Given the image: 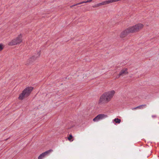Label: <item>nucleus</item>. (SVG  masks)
I'll return each instance as SVG.
<instances>
[{
  "mask_svg": "<svg viewBox=\"0 0 159 159\" xmlns=\"http://www.w3.org/2000/svg\"><path fill=\"white\" fill-rule=\"evenodd\" d=\"M143 25L141 24H138L133 26L129 27L121 33L120 37L123 38L128 34L138 31L143 27Z\"/></svg>",
  "mask_w": 159,
  "mask_h": 159,
  "instance_id": "f257e3e1",
  "label": "nucleus"
},
{
  "mask_svg": "<svg viewBox=\"0 0 159 159\" xmlns=\"http://www.w3.org/2000/svg\"><path fill=\"white\" fill-rule=\"evenodd\" d=\"M115 93L114 90H111L104 93L100 97L99 103L105 104L110 102Z\"/></svg>",
  "mask_w": 159,
  "mask_h": 159,
  "instance_id": "f03ea898",
  "label": "nucleus"
},
{
  "mask_svg": "<svg viewBox=\"0 0 159 159\" xmlns=\"http://www.w3.org/2000/svg\"><path fill=\"white\" fill-rule=\"evenodd\" d=\"M22 41V35L20 34L16 38L13 39L8 43L9 45L13 46L20 44Z\"/></svg>",
  "mask_w": 159,
  "mask_h": 159,
  "instance_id": "7ed1b4c3",
  "label": "nucleus"
},
{
  "mask_svg": "<svg viewBox=\"0 0 159 159\" xmlns=\"http://www.w3.org/2000/svg\"><path fill=\"white\" fill-rule=\"evenodd\" d=\"M30 94V87H28L26 88L21 93L19 97V100H22L24 98L27 97Z\"/></svg>",
  "mask_w": 159,
  "mask_h": 159,
  "instance_id": "20e7f679",
  "label": "nucleus"
},
{
  "mask_svg": "<svg viewBox=\"0 0 159 159\" xmlns=\"http://www.w3.org/2000/svg\"><path fill=\"white\" fill-rule=\"evenodd\" d=\"M107 115L104 114H100L98 115L93 119V121L97 122L100 120L103 119L107 117Z\"/></svg>",
  "mask_w": 159,
  "mask_h": 159,
  "instance_id": "39448f33",
  "label": "nucleus"
},
{
  "mask_svg": "<svg viewBox=\"0 0 159 159\" xmlns=\"http://www.w3.org/2000/svg\"><path fill=\"white\" fill-rule=\"evenodd\" d=\"M52 149L49 150L41 154H40V155L38 157V159H43L50 152H52Z\"/></svg>",
  "mask_w": 159,
  "mask_h": 159,
  "instance_id": "423d86ee",
  "label": "nucleus"
},
{
  "mask_svg": "<svg viewBox=\"0 0 159 159\" xmlns=\"http://www.w3.org/2000/svg\"><path fill=\"white\" fill-rule=\"evenodd\" d=\"M40 55V52H38L36 56H33L31 58H30V63H31V61L34 60V61L36 60L37 58L39 57Z\"/></svg>",
  "mask_w": 159,
  "mask_h": 159,
  "instance_id": "0eeeda50",
  "label": "nucleus"
},
{
  "mask_svg": "<svg viewBox=\"0 0 159 159\" xmlns=\"http://www.w3.org/2000/svg\"><path fill=\"white\" fill-rule=\"evenodd\" d=\"M127 73V69L122 70L120 72L119 77L121 75H124Z\"/></svg>",
  "mask_w": 159,
  "mask_h": 159,
  "instance_id": "6e6552de",
  "label": "nucleus"
},
{
  "mask_svg": "<svg viewBox=\"0 0 159 159\" xmlns=\"http://www.w3.org/2000/svg\"><path fill=\"white\" fill-rule=\"evenodd\" d=\"M93 0H87L86 1H83V2H80V3H78L75 4H74L72 6H71L70 7H73L74 6H77V5H80V4H83V3H87V2H92V1Z\"/></svg>",
  "mask_w": 159,
  "mask_h": 159,
  "instance_id": "1a4fd4ad",
  "label": "nucleus"
},
{
  "mask_svg": "<svg viewBox=\"0 0 159 159\" xmlns=\"http://www.w3.org/2000/svg\"><path fill=\"white\" fill-rule=\"evenodd\" d=\"M146 105H145V104L142 105H140L139 106H138L136 107H135V108H134L133 109H135L137 108H139V109H143L144 107H146Z\"/></svg>",
  "mask_w": 159,
  "mask_h": 159,
  "instance_id": "9d476101",
  "label": "nucleus"
},
{
  "mask_svg": "<svg viewBox=\"0 0 159 159\" xmlns=\"http://www.w3.org/2000/svg\"><path fill=\"white\" fill-rule=\"evenodd\" d=\"M116 123H120L121 122V120L118 118H115L113 120Z\"/></svg>",
  "mask_w": 159,
  "mask_h": 159,
  "instance_id": "9b49d317",
  "label": "nucleus"
},
{
  "mask_svg": "<svg viewBox=\"0 0 159 159\" xmlns=\"http://www.w3.org/2000/svg\"><path fill=\"white\" fill-rule=\"evenodd\" d=\"M72 138V136L71 135H70L69 136L68 138V140L70 141H71V139Z\"/></svg>",
  "mask_w": 159,
  "mask_h": 159,
  "instance_id": "f8f14e48",
  "label": "nucleus"
},
{
  "mask_svg": "<svg viewBox=\"0 0 159 159\" xmlns=\"http://www.w3.org/2000/svg\"><path fill=\"white\" fill-rule=\"evenodd\" d=\"M102 6L101 2L97 4V6H98V7L100 6Z\"/></svg>",
  "mask_w": 159,
  "mask_h": 159,
  "instance_id": "ddd939ff",
  "label": "nucleus"
},
{
  "mask_svg": "<svg viewBox=\"0 0 159 159\" xmlns=\"http://www.w3.org/2000/svg\"><path fill=\"white\" fill-rule=\"evenodd\" d=\"M2 44H0V50H2Z\"/></svg>",
  "mask_w": 159,
  "mask_h": 159,
  "instance_id": "4468645a",
  "label": "nucleus"
},
{
  "mask_svg": "<svg viewBox=\"0 0 159 159\" xmlns=\"http://www.w3.org/2000/svg\"><path fill=\"white\" fill-rule=\"evenodd\" d=\"M98 6H97V4H96L95 5L93 6V7H98Z\"/></svg>",
  "mask_w": 159,
  "mask_h": 159,
  "instance_id": "2eb2a0df",
  "label": "nucleus"
},
{
  "mask_svg": "<svg viewBox=\"0 0 159 159\" xmlns=\"http://www.w3.org/2000/svg\"><path fill=\"white\" fill-rule=\"evenodd\" d=\"M33 87H30V92L33 90Z\"/></svg>",
  "mask_w": 159,
  "mask_h": 159,
  "instance_id": "dca6fc26",
  "label": "nucleus"
},
{
  "mask_svg": "<svg viewBox=\"0 0 159 159\" xmlns=\"http://www.w3.org/2000/svg\"><path fill=\"white\" fill-rule=\"evenodd\" d=\"M152 117L153 118H154L156 117V116H155V115H152Z\"/></svg>",
  "mask_w": 159,
  "mask_h": 159,
  "instance_id": "f3484780",
  "label": "nucleus"
}]
</instances>
